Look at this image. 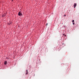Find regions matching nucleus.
<instances>
[{
    "mask_svg": "<svg viewBox=\"0 0 79 79\" xmlns=\"http://www.w3.org/2000/svg\"><path fill=\"white\" fill-rule=\"evenodd\" d=\"M5 16V15H2V17H4V16Z\"/></svg>",
    "mask_w": 79,
    "mask_h": 79,
    "instance_id": "6",
    "label": "nucleus"
},
{
    "mask_svg": "<svg viewBox=\"0 0 79 79\" xmlns=\"http://www.w3.org/2000/svg\"><path fill=\"white\" fill-rule=\"evenodd\" d=\"M13 1V0H12V1Z\"/></svg>",
    "mask_w": 79,
    "mask_h": 79,
    "instance_id": "12",
    "label": "nucleus"
},
{
    "mask_svg": "<svg viewBox=\"0 0 79 79\" xmlns=\"http://www.w3.org/2000/svg\"><path fill=\"white\" fill-rule=\"evenodd\" d=\"M63 35H64L65 34H63Z\"/></svg>",
    "mask_w": 79,
    "mask_h": 79,
    "instance_id": "11",
    "label": "nucleus"
},
{
    "mask_svg": "<svg viewBox=\"0 0 79 79\" xmlns=\"http://www.w3.org/2000/svg\"><path fill=\"white\" fill-rule=\"evenodd\" d=\"M75 24V23H73V25H74Z\"/></svg>",
    "mask_w": 79,
    "mask_h": 79,
    "instance_id": "7",
    "label": "nucleus"
},
{
    "mask_svg": "<svg viewBox=\"0 0 79 79\" xmlns=\"http://www.w3.org/2000/svg\"><path fill=\"white\" fill-rule=\"evenodd\" d=\"M77 6V4L76 3H75V4L74 5V8H75L76 7V6Z\"/></svg>",
    "mask_w": 79,
    "mask_h": 79,
    "instance_id": "3",
    "label": "nucleus"
},
{
    "mask_svg": "<svg viewBox=\"0 0 79 79\" xmlns=\"http://www.w3.org/2000/svg\"><path fill=\"white\" fill-rule=\"evenodd\" d=\"M66 16V15H64V16Z\"/></svg>",
    "mask_w": 79,
    "mask_h": 79,
    "instance_id": "10",
    "label": "nucleus"
},
{
    "mask_svg": "<svg viewBox=\"0 0 79 79\" xmlns=\"http://www.w3.org/2000/svg\"><path fill=\"white\" fill-rule=\"evenodd\" d=\"M47 25H48V23H47V24H46V26H47Z\"/></svg>",
    "mask_w": 79,
    "mask_h": 79,
    "instance_id": "8",
    "label": "nucleus"
},
{
    "mask_svg": "<svg viewBox=\"0 0 79 79\" xmlns=\"http://www.w3.org/2000/svg\"><path fill=\"white\" fill-rule=\"evenodd\" d=\"M7 63L6 61H5V62H4V64H6Z\"/></svg>",
    "mask_w": 79,
    "mask_h": 79,
    "instance_id": "4",
    "label": "nucleus"
},
{
    "mask_svg": "<svg viewBox=\"0 0 79 79\" xmlns=\"http://www.w3.org/2000/svg\"><path fill=\"white\" fill-rule=\"evenodd\" d=\"M26 75H27V73H28V70H26Z\"/></svg>",
    "mask_w": 79,
    "mask_h": 79,
    "instance_id": "2",
    "label": "nucleus"
},
{
    "mask_svg": "<svg viewBox=\"0 0 79 79\" xmlns=\"http://www.w3.org/2000/svg\"><path fill=\"white\" fill-rule=\"evenodd\" d=\"M74 22V20H73L72 22Z\"/></svg>",
    "mask_w": 79,
    "mask_h": 79,
    "instance_id": "5",
    "label": "nucleus"
},
{
    "mask_svg": "<svg viewBox=\"0 0 79 79\" xmlns=\"http://www.w3.org/2000/svg\"><path fill=\"white\" fill-rule=\"evenodd\" d=\"M18 15L19 16H22V12L21 11L19 12Z\"/></svg>",
    "mask_w": 79,
    "mask_h": 79,
    "instance_id": "1",
    "label": "nucleus"
},
{
    "mask_svg": "<svg viewBox=\"0 0 79 79\" xmlns=\"http://www.w3.org/2000/svg\"><path fill=\"white\" fill-rule=\"evenodd\" d=\"M64 36L66 37V35H65Z\"/></svg>",
    "mask_w": 79,
    "mask_h": 79,
    "instance_id": "9",
    "label": "nucleus"
}]
</instances>
